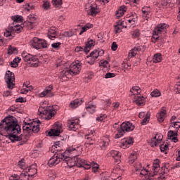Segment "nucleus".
Instances as JSON below:
<instances>
[{"label": "nucleus", "instance_id": "obj_1", "mask_svg": "<svg viewBox=\"0 0 180 180\" xmlns=\"http://www.w3.org/2000/svg\"><path fill=\"white\" fill-rule=\"evenodd\" d=\"M20 133H22V129L15 117L8 116L0 122V134L9 139L12 143L21 141V144H25L27 142L31 134L27 131L25 135Z\"/></svg>", "mask_w": 180, "mask_h": 180}, {"label": "nucleus", "instance_id": "obj_2", "mask_svg": "<svg viewBox=\"0 0 180 180\" xmlns=\"http://www.w3.org/2000/svg\"><path fill=\"white\" fill-rule=\"evenodd\" d=\"M77 153H82V146H72L68 148L64 153L65 158L62 159V161H64L67 164L69 168H72L77 165V159L70 158L68 155L74 157V155H77Z\"/></svg>", "mask_w": 180, "mask_h": 180}, {"label": "nucleus", "instance_id": "obj_3", "mask_svg": "<svg viewBox=\"0 0 180 180\" xmlns=\"http://www.w3.org/2000/svg\"><path fill=\"white\" fill-rule=\"evenodd\" d=\"M39 115H43L44 119L46 120H50L51 117H54L56 114L57 113V109H56V106H48L47 101L43 102L38 110Z\"/></svg>", "mask_w": 180, "mask_h": 180}, {"label": "nucleus", "instance_id": "obj_4", "mask_svg": "<svg viewBox=\"0 0 180 180\" xmlns=\"http://www.w3.org/2000/svg\"><path fill=\"white\" fill-rule=\"evenodd\" d=\"M167 27H169V26L166 23L158 25L153 33V36L151 38L152 43H157L158 40H161V39H162V36H165V34H166Z\"/></svg>", "mask_w": 180, "mask_h": 180}, {"label": "nucleus", "instance_id": "obj_5", "mask_svg": "<svg viewBox=\"0 0 180 180\" xmlns=\"http://www.w3.org/2000/svg\"><path fill=\"white\" fill-rule=\"evenodd\" d=\"M158 171H160V160L157 159L153 162L152 171L143 180H165V176L158 174Z\"/></svg>", "mask_w": 180, "mask_h": 180}, {"label": "nucleus", "instance_id": "obj_6", "mask_svg": "<svg viewBox=\"0 0 180 180\" xmlns=\"http://www.w3.org/2000/svg\"><path fill=\"white\" fill-rule=\"evenodd\" d=\"M30 44L32 49H35L36 50H41V49H49V44H47V41L44 39H39L37 37H34L30 41Z\"/></svg>", "mask_w": 180, "mask_h": 180}, {"label": "nucleus", "instance_id": "obj_7", "mask_svg": "<svg viewBox=\"0 0 180 180\" xmlns=\"http://www.w3.org/2000/svg\"><path fill=\"white\" fill-rule=\"evenodd\" d=\"M134 130V125L130 122H123L120 128L118 127V132L115 134V139H120L124 134V131H133Z\"/></svg>", "mask_w": 180, "mask_h": 180}, {"label": "nucleus", "instance_id": "obj_8", "mask_svg": "<svg viewBox=\"0 0 180 180\" xmlns=\"http://www.w3.org/2000/svg\"><path fill=\"white\" fill-rule=\"evenodd\" d=\"M22 60L25 63H29V64H31L32 67H39V58H37V56L27 53V52H23L22 53Z\"/></svg>", "mask_w": 180, "mask_h": 180}, {"label": "nucleus", "instance_id": "obj_9", "mask_svg": "<svg viewBox=\"0 0 180 180\" xmlns=\"http://www.w3.org/2000/svg\"><path fill=\"white\" fill-rule=\"evenodd\" d=\"M23 24L19 25L16 24L15 25L13 26H10L8 29V30L4 32V36L6 37H13L15 33L19 34L23 30Z\"/></svg>", "mask_w": 180, "mask_h": 180}, {"label": "nucleus", "instance_id": "obj_10", "mask_svg": "<svg viewBox=\"0 0 180 180\" xmlns=\"http://www.w3.org/2000/svg\"><path fill=\"white\" fill-rule=\"evenodd\" d=\"M22 129L30 134H32V133H39L40 131V125H39V122H36L28 124L25 122V125L22 127Z\"/></svg>", "mask_w": 180, "mask_h": 180}, {"label": "nucleus", "instance_id": "obj_11", "mask_svg": "<svg viewBox=\"0 0 180 180\" xmlns=\"http://www.w3.org/2000/svg\"><path fill=\"white\" fill-rule=\"evenodd\" d=\"M64 158L65 155H63V153H58L57 154H54V155L49 159L48 165L51 167H55V165L60 163L61 160H64Z\"/></svg>", "mask_w": 180, "mask_h": 180}, {"label": "nucleus", "instance_id": "obj_12", "mask_svg": "<svg viewBox=\"0 0 180 180\" xmlns=\"http://www.w3.org/2000/svg\"><path fill=\"white\" fill-rule=\"evenodd\" d=\"M5 81L7 84V86L9 89H13L15 86V74L11 72V71H7L6 72Z\"/></svg>", "mask_w": 180, "mask_h": 180}, {"label": "nucleus", "instance_id": "obj_13", "mask_svg": "<svg viewBox=\"0 0 180 180\" xmlns=\"http://www.w3.org/2000/svg\"><path fill=\"white\" fill-rule=\"evenodd\" d=\"M68 127L72 131H77L79 129V119L72 118L68 120Z\"/></svg>", "mask_w": 180, "mask_h": 180}, {"label": "nucleus", "instance_id": "obj_14", "mask_svg": "<svg viewBox=\"0 0 180 180\" xmlns=\"http://www.w3.org/2000/svg\"><path fill=\"white\" fill-rule=\"evenodd\" d=\"M82 63L79 60H76L73 62L70 65V71L73 73L74 75H77V74H79L81 72V70H82Z\"/></svg>", "mask_w": 180, "mask_h": 180}, {"label": "nucleus", "instance_id": "obj_15", "mask_svg": "<svg viewBox=\"0 0 180 180\" xmlns=\"http://www.w3.org/2000/svg\"><path fill=\"white\" fill-rule=\"evenodd\" d=\"M61 131H63V129L61 128V126H60L58 124H55L53 125V129H51V131H49L48 135L53 137H56L61 134Z\"/></svg>", "mask_w": 180, "mask_h": 180}, {"label": "nucleus", "instance_id": "obj_16", "mask_svg": "<svg viewBox=\"0 0 180 180\" xmlns=\"http://www.w3.org/2000/svg\"><path fill=\"white\" fill-rule=\"evenodd\" d=\"M76 164L84 169H89L91 168V162H88L79 158H76Z\"/></svg>", "mask_w": 180, "mask_h": 180}, {"label": "nucleus", "instance_id": "obj_17", "mask_svg": "<svg viewBox=\"0 0 180 180\" xmlns=\"http://www.w3.org/2000/svg\"><path fill=\"white\" fill-rule=\"evenodd\" d=\"M156 117L160 123H162L165 120V117H167V110L165 107L162 108L157 113Z\"/></svg>", "mask_w": 180, "mask_h": 180}, {"label": "nucleus", "instance_id": "obj_18", "mask_svg": "<svg viewBox=\"0 0 180 180\" xmlns=\"http://www.w3.org/2000/svg\"><path fill=\"white\" fill-rule=\"evenodd\" d=\"M162 141V135L161 134H158L151 139L150 144L152 147H157V146H158Z\"/></svg>", "mask_w": 180, "mask_h": 180}, {"label": "nucleus", "instance_id": "obj_19", "mask_svg": "<svg viewBox=\"0 0 180 180\" xmlns=\"http://www.w3.org/2000/svg\"><path fill=\"white\" fill-rule=\"evenodd\" d=\"M82 103H84V100L82 98H77L70 102L69 108H70V109H77V108H78V106H81Z\"/></svg>", "mask_w": 180, "mask_h": 180}, {"label": "nucleus", "instance_id": "obj_20", "mask_svg": "<svg viewBox=\"0 0 180 180\" xmlns=\"http://www.w3.org/2000/svg\"><path fill=\"white\" fill-rule=\"evenodd\" d=\"M121 144L124 148H129L133 144V138L128 137L122 139Z\"/></svg>", "mask_w": 180, "mask_h": 180}, {"label": "nucleus", "instance_id": "obj_21", "mask_svg": "<svg viewBox=\"0 0 180 180\" xmlns=\"http://www.w3.org/2000/svg\"><path fill=\"white\" fill-rule=\"evenodd\" d=\"M108 156L115 158L116 162H120V157H122V153L117 150H111L108 153Z\"/></svg>", "mask_w": 180, "mask_h": 180}, {"label": "nucleus", "instance_id": "obj_22", "mask_svg": "<svg viewBox=\"0 0 180 180\" xmlns=\"http://www.w3.org/2000/svg\"><path fill=\"white\" fill-rule=\"evenodd\" d=\"M94 134H95V131H90L86 135H85V139H87L86 143L87 144L92 145L95 143V138L94 137Z\"/></svg>", "mask_w": 180, "mask_h": 180}, {"label": "nucleus", "instance_id": "obj_23", "mask_svg": "<svg viewBox=\"0 0 180 180\" xmlns=\"http://www.w3.org/2000/svg\"><path fill=\"white\" fill-rule=\"evenodd\" d=\"M143 46H136L134 49H131L129 52V58H133V57H136L137 56V53L141 51V49Z\"/></svg>", "mask_w": 180, "mask_h": 180}, {"label": "nucleus", "instance_id": "obj_24", "mask_svg": "<svg viewBox=\"0 0 180 180\" xmlns=\"http://www.w3.org/2000/svg\"><path fill=\"white\" fill-rule=\"evenodd\" d=\"M89 8V13L91 16H96L99 13V8L96 4H91Z\"/></svg>", "mask_w": 180, "mask_h": 180}, {"label": "nucleus", "instance_id": "obj_25", "mask_svg": "<svg viewBox=\"0 0 180 180\" xmlns=\"http://www.w3.org/2000/svg\"><path fill=\"white\" fill-rule=\"evenodd\" d=\"M47 36L50 40H54L57 37L56 27H52L49 30Z\"/></svg>", "mask_w": 180, "mask_h": 180}, {"label": "nucleus", "instance_id": "obj_26", "mask_svg": "<svg viewBox=\"0 0 180 180\" xmlns=\"http://www.w3.org/2000/svg\"><path fill=\"white\" fill-rule=\"evenodd\" d=\"M28 174H32V178L37 174V164L34 163L30 166L29 167H27V169L25 170Z\"/></svg>", "mask_w": 180, "mask_h": 180}, {"label": "nucleus", "instance_id": "obj_27", "mask_svg": "<svg viewBox=\"0 0 180 180\" xmlns=\"http://www.w3.org/2000/svg\"><path fill=\"white\" fill-rule=\"evenodd\" d=\"M33 179V174L27 173V171L24 170L19 176V180H30Z\"/></svg>", "mask_w": 180, "mask_h": 180}, {"label": "nucleus", "instance_id": "obj_28", "mask_svg": "<svg viewBox=\"0 0 180 180\" xmlns=\"http://www.w3.org/2000/svg\"><path fill=\"white\" fill-rule=\"evenodd\" d=\"M110 140L108 138H105L98 142V146L101 150H106V147L109 146Z\"/></svg>", "mask_w": 180, "mask_h": 180}, {"label": "nucleus", "instance_id": "obj_29", "mask_svg": "<svg viewBox=\"0 0 180 180\" xmlns=\"http://www.w3.org/2000/svg\"><path fill=\"white\" fill-rule=\"evenodd\" d=\"M51 91H53V86L49 85L44 91L39 94V97L44 98V96H51L50 94H51Z\"/></svg>", "mask_w": 180, "mask_h": 180}, {"label": "nucleus", "instance_id": "obj_30", "mask_svg": "<svg viewBox=\"0 0 180 180\" xmlns=\"http://www.w3.org/2000/svg\"><path fill=\"white\" fill-rule=\"evenodd\" d=\"M86 109L87 112H89L91 115H93V113L96 112V105L92 104V101H89L86 106Z\"/></svg>", "mask_w": 180, "mask_h": 180}, {"label": "nucleus", "instance_id": "obj_31", "mask_svg": "<svg viewBox=\"0 0 180 180\" xmlns=\"http://www.w3.org/2000/svg\"><path fill=\"white\" fill-rule=\"evenodd\" d=\"M94 46H95V41L92 39H89L84 49V53H89L91 47H94Z\"/></svg>", "mask_w": 180, "mask_h": 180}, {"label": "nucleus", "instance_id": "obj_32", "mask_svg": "<svg viewBox=\"0 0 180 180\" xmlns=\"http://www.w3.org/2000/svg\"><path fill=\"white\" fill-rule=\"evenodd\" d=\"M127 11V7H126V6H122L115 14V17L117 18V19H119V18H122V16L124 15V12H126Z\"/></svg>", "mask_w": 180, "mask_h": 180}, {"label": "nucleus", "instance_id": "obj_33", "mask_svg": "<svg viewBox=\"0 0 180 180\" xmlns=\"http://www.w3.org/2000/svg\"><path fill=\"white\" fill-rule=\"evenodd\" d=\"M134 102L138 105V106H144V103L146 102L145 98L143 96H135Z\"/></svg>", "mask_w": 180, "mask_h": 180}, {"label": "nucleus", "instance_id": "obj_34", "mask_svg": "<svg viewBox=\"0 0 180 180\" xmlns=\"http://www.w3.org/2000/svg\"><path fill=\"white\" fill-rule=\"evenodd\" d=\"M152 61L155 64H157L158 63H161V61H162V55L161 53H155L153 57Z\"/></svg>", "mask_w": 180, "mask_h": 180}, {"label": "nucleus", "instance_id": "obj_35", "mask_svg": "<svg viewBox=\"0 0 180 180\" xmlns=\"http://www.w3.org/2000/svg\"><path fill=\"white\" fill-rule=\"evenodd\" d=\"M137 14L134 13L131 16H129V18L127 20L126 23H131V25H134V23L137 22Z\"/></svg>", "mask_w": 180, "mask_h": 180}, {"label": "nucleus", "instance_id": "obj_36", "mask_svg": "<svg viewBox=\"0 0 180 180\" xmlns=\"http://www.w3.org/2000/svg\"><path fill=\"white\" fill-rule=\"evenodd\" d=\"M143 18H144L146 20H148L150 18H151V13L148 11V8L146 9V8H142Z\"/></svg>", "mask_w": 180, "mask_h": 180}, {"label": "nucleus", "instance_id": "obj_37", "mask_svg": "<svg viewBox=\"0 0 180 180\" xmlns=\"http://www.w3.org/2000/svg\"><path fill=\"white\" fill-rule=\"evenodd\" d=\"M168 167H169V165L166 164L164 167H162V172L159 174V175L165 176V179L167 177L168 172H169V169H168Z\"/></svg>", "mask_w": 180, "mask_h": 180}, {"label": "nucleus", "instance_id": "obj_38", "mask_svg": "<svg viewBox=\"0 0 180 180\" xmlns=\"http://www.w3.org/2000/svg\"><path fill=\"white\" fill-rule=\"evenodd\" d=\"M130 92L132 93L131 95H140L141 94V89L139 86H133L130 89Z\"/></svg>", "mask_w": 180, "mask_h": 180}, {"label": "nucleus", "instance_id": "obj_39", "mask_svg": "<svg viewBox=\"0 0 180 180\" xmlns=\"http://www.w3.org/2000/svg\"><path fill=\"white\" fill-rule=\"evenodd\" d=\"M62 74L63 75V77H66L67 78H71L73 75L71 69L69 68L68 69H66L62 72Z\"/></svg>", "mask_w": 180, "mask_h": 180}, {"label": "nucleus", "instance_id": "obj_40", "mask_svg": "<svg viewBox=\"0 0 180 180\" xmlns=\"http://www.w3.org/2000/svg\"><path fill=\"white\" fill-rule=\"evenodd\" d=\"M51 153H55V154H58V153H63L61 146H52L51 148Z\"/></svg>", "mask_w": 180, "mask_h": 180}, {"label": "nucleus", "instance_id": "obj_41", "mask_svg": "<svg viewBox=\"0 0 180 180\" xmlns=\"http://www.w3.org/2000/svg\"><path fill=\"white\" fill-rule=\"evenodd\" d=\"M18 167L20 169H23V171H26L27 169V166H26V162L24 159H22L18 162Z\"/></svg>", "mask_w": 180, "mask_h": 180}, {"label": "nucleus", "instance_id": "obj_42", "mask_svg": "<svg viewBox=\"0 0 180 180\" xmlns=\"http://www.w3.org/2000/svg\"><path fill=\"white\" fill-rule=\"evenodd\" d=\"M12 20L15 23H19V22H23V17L19 15H15L11 17Z\"/></svg>", "mask_w": 180, "mask_h": 180}, {"label": "nucleus", "instance_id": "obj_43", "mask_svg": "<svg viewBox=\"0 0 180 180\" xmlns=\"http://www.w3.org/2000/svg\"><path fill=\"white\" fill-rule=\"evenodd\" d=\"M150 116H151V114L150 112H147L146 115V117L143 118V120L141 122L142 126H146V124L148 123L150 120Z\"/></svg>", "mask_w": 180, "mask_h": 180}, {"label": "nucleus", "instance_id": "obj_44", "mask_svg": "<svg viewBox=\"0 0 180 180\" xmlns=\"http://www.w3.org/2000/svg\"><path fill=\"white\" fill-rule=\"evenodd\" d=\"M137 160V153L134 152L129 155V164H133Z\"/></svg>", "mask_w": 180, "mask_h": 180}, {"label": "nucleus", "instance_id": "obj_45", "mask_svg": "<svg viewBox=\"0 0 180 180\" xmlns=\"http://www.w3.org/2000/svg\"><path fill=\"white\" fill-rule=\"evenodd\" d=\"M8 54H18V49L12 46H9L8 49Z\"/></svg>", "mask_w": 180, "mask_h": 180}, {"label": "nucleus", "instance_id": "obj_46", "mask_svg": "<svg viewBox=\"0 0 180 180\" xmlns=\"http://www.w3.org/2000/svg\"><path fill=\"white\" fill-rule=\"evenodd\" d=\"M152 98H158L159 96H161V91L158 89L153 90L150 94Z\"/></svg>", "mask_w": 180, "mask_h": 180}, {"label": "nucleus", "instance_id": "obj_47", "mask_svg": "<svg viewBox=\"0 0 180 180\" xmlns=\"http://www.w3.org/2000/svg\"><path fill=\"white\" fill-rule=\"evenodd\" d=\"M93 25L92 24H86L84 27H83L82 28L81 32H79V35L81 36V34H82V33H85V32H86V30H88V29H91V27H93Z\"/></svg>", "mask_w": 180, "mask_h": 180}, {"label": "nucleus", "instance_id": "obj_48", "mask_svg": "<svg viewBox=\"0 0 180 180\" xmlns=\"http://www.w3.org/2000/svg\"><path fill=\"white\" fill-rule=\"evenodd\" d=\"M87 58H89V60L86 61V63L88 64H90V65H94V64H95V63L96 62V58L91 56V55L87 56Z\"/></svg>", "mask_w": 180, "mask_h": 180}, {"label": "nucleus", "instance_id": "obj_49", "mask_svg": "<svg viewBox=\"0 0 180 180\" xmlns=\"http://www.w3.org/2000/svg\"><path fill=\"white\" fill-rule=\"evenodd\" d=\"M91 167H92L93 172H98V169H99V165L95 162L91 163Z\"/></svg>", "mask_w": 180, "mask_h": 180}, {"label": "nucleus", "instance_id": "obj_50", "mask_svg": "<svg viewBox=\"0 0 180 180\" xmlns=\"http://www.w3.org/2000/svg\"><path fill=\"white\" fill-rule=\"evenodd\" d=\"M50 1H44L42 4V8L44 9V11H49L50 9Z\"/></svg>", "mask_w": 180, "mask_h": 180}, {"label": "nucleus", "instance_id": "obj_51", "mask_svg": "<svg viewBox=\"0 0 180 180\" xmlns=\"http://www.w3.org/2000/svg\"><path fill=\"white\" fill-rule=\"evenodd\" d=\"M141 175H143L144 176H146V175H150V172L148 171V169L144 168V167H142L141 169L139 171Z\"/></svg>", "mask_w": 180, "mask_h": 180}, {"label": "nucleus", "instance_id": "obj_52", "mask_svg": "<svg viewBox=\"0 0 180 180\" xmlns=\"http://www.w3.org/2000/svg\"><path fill=\"white\" fill-rule=\"evenodd\" d=\"M52 4L54 6L58 8V6L63 5V0H52Z\"/></svg>", "mask_w": 180, "mask_h": 180}, {"label": "nucleus", "instance_id": "obj_53", "mask_svg": "<svg viewBox=\"0 0 180 180\" xmlns=\"http://www.w3.org/2000/svg\"><path fill=\"white\" fill-rule=\"evenodd\" d=\"M162 5L165 8H169L171 6V0H162Z\"/></svg>", "mask_w": 180, "mask_h": 180}, {"label": "nucleus", "instance_id": "obj_54", "mask_svg": "<svg viewBox=\"0 0 180 180\" xmlns=\"http://www.w3.org/2000/svg\"><path fill=\"white\" fill-rule=\"evenodd\" d=\"M90 56L96 60H98V57H99V54L98 53V50H94L92 52H91Z\"/></svg>", "mask_w": 180, "mask_h": 180}, {"label": "nucleus", "instance_id": "obj_55", "mask_svg": "<svg viewBox=\"0 0 180 180\" xmlns=\"http://www.w3.org/2000/svg\"><path fill=\"white\" fill-rule=\"evenodd\" d=\"M167 150H168V145L167 144L160 145V150L162 153H165V154H167L166 153Z\"/></svg>", "mask_w": 180, "mask_h": 180}, {"label": "nucleus", "instance_id": "obj_56", "mask_svg": "<svg viewBox=\"0 0 180 180\" xmlns=\"http://www.w3.org/2000/svg\"><path fill=\"white\" fill-rule=\"evenodd\" d=\"M106 117H108V116L105 114H101L99 117L96 118V120L98 122H103V120H105Z\"/></svg>", "mask_w": 180, "mask_h": 180}, {"label": "nucleus", "instance_id": "obj_57", "mask_svg": "<svg viewBox=\"0 0 180 180\" xmlns=\"http://www.w3.org/2000/svg\"><path fill=\"white\" fill-rule=\"evenodd\" d=\"M122 29H124V28L122 27H121V25H120L117 23V25L115 26V33H120L122 32Z\"/></svg>", "mask_w": 180, "mask_h": 180}, {"label": "nucleus", "instance_id": "obj_58", "mask_svg": "<svg viewBox=\"0 0 180 180\" xmlns=\"http://www.w3.org/2000/svg\"><path fill=\"white\" fill-rule=\"evenodd\" d=\"M61 46V43L60 42H56L51 44V47L53 49H55L56 50H58V49H60V46Z\"/></svg>", "mask_w": 180, "mask_h": 180}, {"label": "nucleus", "instance_id": "obj_59", "mask_svg": "<svg viewBox=\"0 0 180 180\" xmlns=\"http://www.w3.org/2000/svg\"><path fill=\"white\" fill-rule=\"evenodd\" d=\"M167 136L169 137V139H172L173 137H175V136H176V132L174 131H169Z\"/></svg>", "mask_w": 180, "mask_h": 180}, {"label": "nucleus", "instance_id": "obj_60", "mask_svg": "<svg viewBox=\"0 0 180 180\" xmlns=\"http://www.w3.org/2000/svg\"><path fill=\"white\" fill-rule=\"evenodd\" d=\"M139 36H140V30H134L132 33V37H134V39H136L139 37Z\"/></svg>", "mask_w": 180, "mask_h": 180}, {"label": "nucleus", "instance_id": "obj_61", "mask_svg": "<svg viewBox=\"0 0 180 180\" xmlns=\"http://www.w3.org/2000/svg\"><path fill=\"white\" fill-rule=\"evenodd\" d=\"M135 168V171L137 172L138 171L140 172V170L143 168V167L141 166V163L140 162H137L136 164V165L134 166Z\"/></svg>", "mask_w": 180, "mask_h": 180}, {"label": "nucleus", "instance_id": "obj_62", "mask_svg": "<svg viewBox=\"0 0 180 180\" xmlns=\"http://www.w3.org/2000/svg\"><path fill=\"white\" fill-rule=\"evenodd\" d=\"M115 77H116V75H115V73H110V72H108L105 75V78H106V79H108V78H115Z\"/></svg>", "mask_w": 180, "mask_h": 180}, {"label": "nucleus", "instance_id": "obj_63", "mask_svg": "<svg viewBox=\"0 0 180 180\" xmlns=\"http://www.w3.org/2000/svg\"><path fill=\"white\" fill-rule=\"evenodd\" d=\"M9 180H19V175L13 174L10 176Z\"/></svg>", "mask_w": 180, "mask_h": 180}, {"label": "nucleus", "instance_id": "obj_64", "mask_svg": "<svg viewBox=\"0 0 180 180\" xmlns=\"http://www.w3.org/2000/svg\"><path fill=\"white\" fill-rule=\"evenodd\" d=\"M173 127L174 129H179L180 128V122H173Z\"/></svg>", "mask_w": 180, "mask_h": 180}]
</instances>
